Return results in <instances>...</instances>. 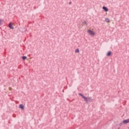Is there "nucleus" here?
Here are the masks:
<instances>
[{"label":"nucleus","instance_id":"f257e3e1","mask_svg":"<svg viewBox=\"0 0 129 129\" xmlns=\"http://www.w3.org/2000/svg\"><path fill=\"white\" fill-rule=\"evenodd\" d=\"M79 95H80V96H81V97H82V98L86 102H88V101H92V99L90 97H86L85 96H84V95H83L82 93H79Z\"/></svg>","mask_w":129,"mask_h":129},{"label":"nucleus","instance_id":"f03ea898","mask_svg":"<svg viewBox=\"0 0 129 129\" xmlns=\"http://www.w3.org/2000/svg\"><path fill=\"white\" fill-rule=\"evenodd\" d=\"M87 32L90 36H94V35H95V33L93 32V31L90 29H88Z\"/></svg>","mask_w":129,"mask_h":129},{"label":"nucleus","instance_id":"7ed1b4c3","mask_svg":"<svg viewBox=\"0 0 129 129\" xmlns=\"http://www.w3.org/2000/svg\"><path fill=\"white\" fill-rule=\"evenodd\" d=\"M129 123V118L125 119V120H123L122 122V123H123V124H126L127 123Z\"/></svg>","mask_w":129,"mask_h":129},{"label":"nucleus","instance_id":"20e7f679","mask_svg":"<svg viewBox=\"0 0 129 129\" xmlns=\"http://www.w3.org/2000/svg\"><path fill=\"white\" fill-rule=\"evenodd\" d=\"M112 52H111V51H109L106 53V56L107 57H110V56H112Z\"/></svg>","mask_w":129,"mask_h":129},{"label":"nucleus","instance_id":"39448f33","mask_svg":"<svg viewBox=\"0 0 129 129\" xmlns=\"http://www.w3.org/2000/svg\"><path fill=\"white\" fill-rule=\"evenodd\" d=\"M19 108H21V109H22V110H24L25 108V107H24V105L23 104L19 105Z\"/></svg>","mask_w":129,"mask_h":129},{"label":"nucleus","instance_id":"423d86ee","mask_svg":"<svg viewBox=\"0 0 129 129\" xmlns=\"http://www.w3.org/2000/svg\"><path fill=\"white\" fill-rule=\"evenodd\" d=\"M9 28H10V29H11L12 30H14V27H13V26H12V23H10L9 24Z\"/></svg>","mask_w":129,"mask_h":129},{"label":"nucleus","instance_id":"0eeeda50","mask_svg":"<svg viewBox=\"0 0 129 129\" xmlns=\"http://www.w3.org/2000/svg\"><path fill=\"white\" fill-rule=\"evenodd\" d=\"M102 9L103 10H104V11H105V12H108V9H107V8L105 7H103Z\"/></svg>","mask_w":129,"mask_h":129},{"label":"nucleus","instance_id":"6e6552de","mask_svg":"<svg viewBox=\"0 0 129 129\" xmlns=\"http://www.w3.org/2000/svg\"><path fill=\"white\" fill-rule=\"evenodd\" d=\"M105 22H106V23H109L110 22V20H109V18H106L105 19Z\"/></svg>","mask_w":129,"mask_h":129},{"label":"nucleus","instance_id":"1a4fd4ad","mask_svg":"<svg viewBox=\"0 0 129 129\" xmlns=\"http://www.w3.org/2000/svg\"><path fill=\"white\" fill-rule=\"evenodd\" d=\"M75 53H79V49H75Z\"/></svg>","mask_w":129,"mask_h":129},{"label":"nucleus","instance_id":"9d476101","mask_svg":"<svg viewBox=\"0 0 129 129\" xmlns=\"http://www.w3.org/2000/svg\"><path fill=\"white\" fill-rule=\"evenodd\" d=\"M82 24H83V25H87V23H86V21H84V22H82Z\"/></svg>","mask_w":129,"mask_h":129},{"label":"nucleus","instance_id":"9b49d317","mask_svg":"<svg viewBox=\"0 0 129 129\" xmlns=\"http://www.w3.org/2000/svg\"><path fill=\"white\" fill-rule=\"evenodd\" d=\"M22 59L23 60H26V59H27V56H23Z\"/></svg>","mask_w":129,"mask_h":129},{"label":"nucleus","instance_id":"f8f14e48","mask_svg":"<svg viewBox=\"0 0 129 129\" xmlns=\"http://www.w3.org/2000/svg\"><path fill=\"white\" fill-rule=\"evenodd\" d=\"M1 22H2V20H0V23H1Z\"/></svg>","mask_w":129,"mask_h":129}]
</instances>
